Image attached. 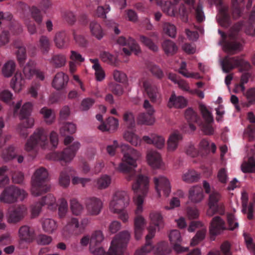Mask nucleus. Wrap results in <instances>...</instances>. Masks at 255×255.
Masks as SVG:
<instances>
[{
    "label": "nucleus",
    "mask_w": 255,
    "mask_h": 255,
    "mask_svg": "<svg viewBox=\"0 0 255 255\" xmlns=\"http://www.w3.org/2000/svg\"><path fill=\"white\" fill-rule=\"evenodd\" d=\"M121 152L124 154L122 161L120 163L118 170L124 173L128 174L127 177L128 180H130L135 175L134 169L137 166L136 161L139 158L140 154L135 149L130 147L126 144L120 145Z\"/></svg>",
    "instance_id": "obj_1"
},
{
    "label": "nucleus",
    "mask_w": 255,
    "mask_h": 255,
    "mask_svg": "<svg viewBox=\"0 0 255 255\" xmlns=\"http://www.w3.org/2000/svg\"><path fill=\"white\" fill-rule=\"evenodd\" d=\"M47 170L44 167L35 171L31 181V192L33 196L38 197L50 191L51 185L47 183L49 180Z\"/></svg>",
    "instance_id": "obj_2"
},
{
    "label": "nucleus",
    "mask_w": 255,
    "mask_h": 255,
    "mask_svg": "<svg viewBox=\"0 0 255 255\" xmlns=\"http://www.w3.org/2000/svg\"><path fill=\"white\" fill-rule=\"evenodd\" d=\"M78 142H74L70 146L64 149L60 152H54L46 155L48 160L55 161H63L65 163L70 162L75 156L76 152L80 147Z\"/></svg>",
    "instance_id": "obj_3"
},
{
    "label": "nucleus",
    "mask_w": 255,
    "mask_h": 255,
    "mask_svg": "<svg viewBox=\"0 0 255 255\" xmlns=\"http://www.w3.org/2000/svg\"><path fill=\"white\" fill-rule=\"evenodd\" d=\"M47 136L48 134L43 128H37L25 143V150L27 151H30L37 144L39 145L41 148H45L48 144Z\"/></svg>",
    "instance_id": "obj_4"
},
{
    "label": "nucleus",
    "mask_w": 255,
    "mask_h": 255,
    "mask_svg": "<svg viewBox=\"0 0 255 255\" xmlns=\"http://www.w3.org/2000/svg\"><path fill=\"white\" fill-rule=\"evenodd\" d=\"M27 193L15 186L11 185L6 187L0 196V201L4 203L12 204L17 201L18 197L22 195L21 200L27 196Z\"/></svg>",
    "instance_id": "obj_5"
},
{
    "label": "nucleus",
    "mask_w": 255,
    "mask_h": 255,
    "mask_svg": "<svg viewBox=\"0 0 255 255\" xmlns=\"http://www.w3.org/2000/svg\"><path fill=\"white\" fill-rule=\"evenodd\" d=\"M149 180L147 176L138 174L135 181L132 183L131 189L133 192V197H145L149 190Z\"/></svg>",
    "instance_id": "obj_6"
},
{
    "label": "nucleus",
    "mask_w": 255,
    "mask_h": 255,
    "mask_svg": "<svg viewBox=\"0 0 255 255\" xmlns=\"http://www.w3.org/2000/svg\"><path fill=\"white\" fill-rule=\"evenodd\" d=\"M129 198L125 191L117 192L110 204L111 211H117L124 209L129 204Z\"/></svg>",
    "instance_id": "obj_7"
},
{
    "label": "nucleus",
    "mask_w": 255,
    "mask_h": 255,
    "mask_svg": "<svg viewBox=\"0 0 255 255\" xmlns=\"http://www.w3.org/2000/svg\"><path fill=\"white\" fill-rule=\"evenodd\" d=\"M27 209L24 205H19L8 212L7 218L9 223L16 224L19 222L26 215Z\"/></svg>",
    "instance_id": "obj_8"
},
{
    "label": "nucleus",
    "mask_w": 255,
    "mask_h": 255,
    "mask_svg": "<svg viewBox=\"0 0 255 255\" xmlns=\"http://www.w3.org/2000/svg\"><path fill=\"white\" fill-rule=\"evenodd\" d=\"M238 39L228 36L227 40L223 44V50L229 55H234L242 51L243 45L238 41Z\"/></svg>",
    "instance_id": "obj_9"
},
{
    "label": "nucleus",
    "mask_w": 255,
    "mask_h": 255,
    "mask_svg": "<svg viewBox=\"0 0 255 255\" xmlns=\"http://www.w3.org/2000/svg\"><path fill=\"white\" fill-rule=\"evenodd\" d=\"M55 201V198L50 194L43 197L41 199V201L37 202L31 206V215L32 217H36L39 215L43 206L46 204L52 205Z\"/></svg>",
    "instance_id": "obj_10"
},
{
    "label": "nucleus",
    "mask_w": 255,
    "mask_h": 255,
    "mask_svg": "<svg viewBox=\"0 0 255 255\" xmlns=\"http://www.w3.org/2000/svg\"><path fill=\"white\" fill-rule=\"evenodd\" d=\"M225 222L219 216H216L212 219L209 228V233L211 235V239L215 240V236L221 233V230H224L226 228L224 227Z\"/></svg>",
    "instance_id": "obj_11"
},
{
    "label": "nucleus",
    "mask_w": 255,
    "mask_h": 255,
    "mask_svg": "<svg viewBox=\"0 0 255 255\" xmlns=\"http://www.w3.org/2000/svg\"><path fill=\"white\" fill-rule=\"evenodd\" d=\"M85 204L88 212L92 215H98L103 206L102 201L95 197H90L86 199Z\"/></svg>",
    "instance_id": "obj_12"
},
{
    "label": "nucleus",
    "mask_w": 255,
    "mask_h": 255,
    "mask_svg": "<svg viewBox=\"0 0 255 255\" xmlns=\"http://www.w3.org/2000/svg\"><path fill=\"white\" fill-rule=\"evenodd\" d=\"M69 81V77L63 72H58L54 76L52 86L57 91H62L66 88Z\"/></svg>",
    "instance_id": "obj_13"
},
{
    "label": "nucleus",
    "mask_w": 255,
    "mask_h": 255,
    "mask_svg": "<svg viewBox=\"0 0 255 255\" xmlns=\"http://www.w3.org/2000/svg\"><path fill=\"white\" fill-rule=\"evenodd\" d=\"M217 21L222 27L227 28L231 24V19L229 13V7L224 5L219 7Z\"/></svg>",
    "instance_id": "obj_14"
},
{
    "label": "nucleus",
    "mask_w": 255,
    "mask_h": 255,
    "mask_svg": "<svg viewBox=\"0 0 255 255\" xmlns=\"http://www.w3.org/2000/svg\"><path fill=\"white\" fill-rule=\"evenodd\" d=\"M153 181L155 184V188L158 193L159 196H160L159 186L163 190L165 194L168 196L170 192V185L169 180L165 177L160 176L159 178L154 177Z\"/></svg>",
    "instance_id": "obj_15"
},
{
    "label": "nucleus",
    "mask_w": 255,
    "mask_h": 255,
    "mask_svg": "<svg viewBox=\"0 0 255 255\" xmlns=\"http://www.w3.org/2000/svg\"><path fill=\"white\" fill-rule=\"evenodd\" d=\"M147 160L148 164L154 169L159 168L163 164L161 156L156 151H149L147 154Z\"/></svg>",
    "instance_id": "obj_16"
},
{
    "label": "nucleus",
    "mask_w": 255,
    "mask_h": 255,
    "mask_svg": "<svg viewBox=\"0 0 255 255\" xmlns=\"http://www.w3.org/2000/svg\"><path fill=\"white\" fill-rule=\"evenodd\" d=\"M145 221L141 216H136L134 220V233L136 240H139L144 229Z\"/></svg>",
    "instance_id": "obj_17"
},
{
    "label": "nucleus",
    "mask_w": 255,
    "mask_h": 255,
    "mask_svg": "<svg viewBox=\"0 0 255 255\" xmlns=\"http://www.w3.org/2000/svg\"><path fill=\"white\" fill-rule=\"evenodd\" d=\"M19 237L21 240L31 243L34 238V231L26 225L21 226L18 231Z\"/></svg>",
    "instance_id": "obj_18"
},
{
    "label": "nucleus",
    "mask_w": 255,
    "mask_h": 255,
    "mask_svg": "<svg viewBox=\"0 0 255 255\" xmlns=\"http://www.w3.org/2000/svg\"><path fill=\"white\" fill-rule=\"evenodd\" d=\"M204 198L203 191L201 187H192L189 191V199L194 203L200 202Z\"/></svg>",
    "instance_id": "obj_19"
},
{
    "label": "nucleus",
    "mask_w": 255,
    "mask_h": 255,
    "mask_svg": "<svg viewBox=\"0 0 255 255\" xmlns=\"http://www.w3.org/2000/svg\"><path fill=\"white\" fill-rule=\"evenodd\" d=\"M104 239V235L101 230L94 231L90 237L89 247L90 252L95 251V247L100 246Z\"/></svg>",
    "instance_id": "obj_20"
},
{
    "label": "nucleus",
    "mask_w": 255,
    "mask_h": 255,
    "mask_svg": "<svg viewBox=\"0 0 255 255\" xmlns=\"http://www.w3.org/2000/svg\"><path fill=\"white\" fill-rule=\"evenodd\" d=\"M143 86L150 101L153 103H156L158 93L157 87L151 85L147 81L143 82Z\"/></svg>",
    "instance_id": "obj_21"
},
{
    "label": "nucleus",
    "mask_w": 255,
    "mask_h": 255,
    "mask_svg": "<svg viewBox=\"0 0 255 255\" xmlns=\"http://www.w3.org/2000/svg\"><path fill=\"white\" fill-rule=\"evenodd\" d=\"M34 119H28L27 121H23L18 124L17 130L21 137L26 138L29 133L27 129L31 128L34 125Z\"/></svg>",
    "instance_id": "obj_22"
},
{
    "label": "nucleus",
    "mask_w": 255,
    "mask_h": 255,
    "mask_svg": "<svg viewBox=\"0 0 255 255\" xmlns=\"http://www.w3.org/2000/svg\"><path fill=\"white\" fill-rule=\"evenodd\" d=\"M162 47L165 54L168 56L174 55L178 50L176 44L169 39L164 40L162 43Z\"/></svg>",
    "instance_id": "obj_23"
},
{
    "label": "nucleus",
    "mask_w": 255,
    "mask_h": 255,
    "mask_svg": "<svg viewBox=\"0 0 255 255\" xmlns=\"http://www.w3.org/2000/svg\"><path fill=\"white\" fill-rule=\"evenodd\" d=\"M155 122L154 116L145 113H140L137 118V124L139 125L152 126Z\"/></svg>",
    "instance_id": "obj_24"
},
{
    "label": "nucleus",
    "mask_w": 255,
    "mask_h": 255,
    "mask_svg": "<svg viewBox=\"0 0 255 255\" xmlns=\"http://www.w3.org/2000/svg\"><path fill=\"white\" fill-rule=\"evenodd\" d=\"M32 110V105L30 102L25 103L22 107L19 113V119L27 121L28 119H33L30 117Z\"/></svg>",
    "instance_id": "obj_25"
},
{
    "label": "nucleus",
    "mask_w": 255,
    "mask_h": 255,
    "mask_svg": "<svg viewBox=\"0 0 255 255\" xmlns=\"http://www.w3.org/2000/svg\"><path fill=\"white\" fill-rule=\"evenodd\" d=\"M182 139V136L179 133H172L167 141V148L169 151H173L177 147L178 142Z\"/></svg>",
    "instance_id": "obj_26"
},
{
    "label": "nucleus",
    "mask_w": 255,
    "mask_h": 255,
    "mask_svg": "<svg viewBox=\"0 0 255 255\" xmlns=\"http://www.w3.org/2000/svg\"><path fill=\"white\" fill-rule=\"evenodd\" d=\"M125 248L118 243L116 240H113L109 251L106 253V255H122Z\"/></svg>",
    "instance_id": "obj_27"
},
{
    "label": "nucleus",
    "mask_w": 255,
    "mask_h": 255,
    "mask_svg": "<svg viewBox=\"0 0 255 255\" xmlns=\"http://www.w3.org/2000/svg\"><path fill=\"white\" fill-rule=\"evenodd\" d=\"M124 138L135 146L140 143L139 137L132 130H126L123 134Z\"/></svg>",
    "instance_id": "obj_28"
},
{
    "label": "nucleus",
    "mask_w": 255,
    "mask_h": 255,
    "mask_svg": "<svg viewBox=\"0 0 255 255\" xmlns=\"http://www.w3.org/2000/svg\"><path fill=\"white\" fill-rule=\"evenodd\" d=\"M169 102L177 108H183L187 105V100L186 99L182 96L176 97L174 94H172Z\"/></svg>",
    "instance_id": "obj_29"
},
{
    "label": "nucleus",
    "mask_w": 255,
    "mask_h": 255,
    "mask_svg": "<svg viewBox=\"0 0 255 255\" xmlns=\"http://www.w3.org/2000/svg\"><path fill=\"white\" fill-rule=\"evenodd\" d=\"M130 238V234L127 231H124L120 232L116 235L113 240H116V242L126 247Z\"/></svg>",
    "instance_id": "obj_30"
},
{
    "label": "nucleus",
    "mask_w": 255,
    "mask_h": 255,
    "mask_svg": "<svg viewBox=\"0 0 255 255\" xmlns=\"http://www.w3.org/2000/svg\"><path fill=\"white\" fill-rule=\"evenodd\" d=\"M241 169L244 173H255V160L254 158L250 157L248 161L244 162L241 165Z\"/></svg>",
    "instance_id": "obj_31"
},
{
    "label": "nucleus",
    "mask_w": 255,
    "mask_h": 255,
    "mask_svg": "<svg viewBox=\"0 0 255 255\" xmlns=\"http://www.w3.org/2000/svg\"><path fill=\"white\" fill-rule=\"evenodd\" d=\"M50 63L55 68L64 66L66 63V57L62 54H56L52 56Z\"/></svg>",
    "instance_id": "obj_32"
},
{
    "label": "nucleus",
    "mask_w": 255,
    "mask_h": 255,
    "mask_svg": "<svg viewBox=\"0 0 255 255\" xmlns=\"http://www.w3.org/2000/svg\"><path fill=\"white\" fill-rule=\"evenodd\" d=\"M67 38L66 34L63 32H58L55 34L54 42L58 49H62L66 44Z\"/></svg>",
    "instance_id": "obj_33"
},
{
    "label": "nucleus",
    "mask_w": 255,
    "mask_h": 255,
    "mask_svg": "<svg viewBox=\"0 0 255 255\" xmlns=\"http://www.w3.org/2000/svg\"><path fill=\"white\" fill-rule=\"evenodd\" d=\"M171 251V249H168L167 243L161 242L156 245L154 254L155 255H166Z\"/></svg>",
    "instance_id": "obj_34"
},
{
    "label": "nucleus",
    "mask_w": 255,
    "mask_h": 255,
    "mask_svg": "<svg viewBox=\"0 0 255 255\" xmlns=\"http://www.w3.org/2000/svg\"><path fill=\"white\" fill-rule=\"evenodd\" d=\"M76 130L75 125L67 123L64 124L59 130V133L61 136H66L74 133Z\"/></svg>",
    "instance_id": "obj_35"
},
{
    "label": "nucleus",
    "mask_w": 255,
    "mask_h": 255,
    "mask_svg": "<svg viewBox=\"0 0 255 255\" xmlns=\"http://www.w3.org/2000/svg\"><path fill=\"white\" fill-rule=\"evenodd\" d=\"M245 32L250 35L255 36V12L252 11L250 16L248 24L245 29Z\"/></svg>",
    "instance_id": "obj_36"
},
{
    "label": "nucleus",
    "mask_w": 255,
    "mask_h": 255,
    "mask_svg": "<svg viewBox=\"0 0 255 255\" xmlns=\"http://www.w3.org/2000/svg\"><path fill=\"white\" fill-rule=\"evenodd\" d=\"M15 64L13 61L10 60L5 63L2 68L3 75L6 77L11 76L15 71Z\"/></svg>",
    "instance_id": "obj_37"
},
{
    "label": "nucleus",
    "mask_w": 255,
    "mask_h": 255,
    "mask_svg": "<svg viewBox=\"0 0 255 255\" xmlns=\"http://www.w3.org/2000/svg\"><path fill=\"white\" fill-rule=\"evenodd\" d=\"M16 156L15 148L13 146H9L7 148L3 151L1 157L5 162L9 161Z\"/></svg>",
    "instance_id": "obj_38"
},
{
    "label": "nucleus",
    "mask_w": 255,
    "mask_h": 255,
    "mask_svg": "<svg viewBox=\"0 0 255 255\" xmlns=\"http://www.w3.org/2000/svg\"><path fill=\"white\" fill-rule=\"evenodd\" d=\"M206 232L207 230L205 228H203L198 231L195 236L192 239L190 246L192 247L195 246L204 240L206 236Z\"/></svg>",
    "instance_id": "obj_39"
},
{
    "label": "nucleus",
    "mask_w": 255,
    "mask_h": 255,
    "mask_svg": "<svg viewBox=\"0 0 255 255\" xmlns=\"http://www.w3.org/2000/svg\"><path fill=\"white\" fill-rule=\"evenodd\" d=\"M200 178V174L195 170H189L183 176V180L187 182H193L198 181Z\"/></svg>",
    "instance_id": "obj_40"
},
{
    "label": "nucleus",
    "mask_w": 255,
    "mask_h": 255,
    "mask_svg": "<svg viewBox=\"0 0 255 255\" xmlns=\"http://www.w3.org/2000/svg\"><path fill=\"white\" fill-rule=\"evenodd\" d=\"M90 29L92 34L96 38L100 39L103 37V32L100 25L95 21L90 24Z\"/></svg>",
    "instance_id": "obj_41"
},
{
    "label": "nucleus",
    "mask_w": 255,
    "mask_h": 255,
    "mask_svg": "<svg viewBox=\"0 0 255 255\" xmlns=\"http://www.w3.org/2000/svg\"><path fill=\"white\" fill-rule=\"evenodd\" d=\"M23 79L21 77V73H16L11 79L10 82V87L15 91H19L22 85Z\"/></svg>",
    "instance_id": "obj_42"
},
{
    "label": "nucleus",
    "mask_w": 255,
    "mask_h": 255,
    "mask_svg": "<svg viewBox=\"0 0 255 255\" xmlns=\"http://www.w3.org/2000/svg\"><path fill=\"white\" fill-rule=\"evenodd\" d=\"M245 96L248 100V102L242 103V105L243 107H249L251 105L255 104V88L248 89L245 94Z\"/></svg>",
    "instance_id": "obj_43"
},
{
    "label": "nucleus",
    "mask_w": 255,
    "mask_h": 255,
    "mask_svg": "<svg viewBox=\"0 0 255 255\" xmlns=\"http://www.w3.org/2000/svg\"><path fill=\"white\" fill-rule=\"evenodd\" d=\"M39 48L43 54L47 53L50 48V42L49 38L42 35L39 39Z\"/></svg>",
    "instance_id": "obj_44"
},
{
    "label": "nucleus",
    "mask_w": 255,
    "mask_h": 255,
    "mask_svg": "<svg viewBox=\"0 0 255 255\" xmlns=\"http://www.w3.org/2000/svg\"><path fill=\"white\" fill-rule=\"evenodd\" d=\"M221 65L223 71L225 73H229L234 68L235 66L233 64L231 58L228 55L226 56L221 61Z\"/></svg>",
    "instance_id": "obj_45"
},
{
    "label": "nucleus",
    "mask_w": 255,
    "mask_h": 255,
    "mask_svg": "<svg viewBox=\"0 0 255 255\" xmlns=\"http://www.w3.org/2000/svg\"><path fill=\"white\" fill-rule=\"evenodd\" d=\"M185 117L188 123H196L199 117L192 108H188L185 111Z\"/></svg>",
    "instance_id": "obj_46"
},
{
    "label": "nucleus",
    "mask_w": 255,
    "mask_h": 255,
    "mask_svg": "<svg viewBox=\"0 0 255 255\" xmlns=\"http://www.w3.org/2000/svg\"><path fill=\"white\" fill-rule=\"evenodd\" d=\"M164 32L171 38H175L176 34V28L173 24L164 22L163 25Z\"/></svg>",
    "instance_id": "obj_47"
},
{
    "label": "nucleus",
    "mask_w": 255,
    "mask_h": 255,
    "mask_svg": "<svg viewBox=\"0 0 255 255\" xmlns=\"http://www.w3.org/2000/svg\"><path fill=\"white\" fill-rule=\"evenodd\" d=\"M70 181V176L66 170H63L60 173L58 182L59 185L63 188H67Z\"/></svg>",
    "instance_id": "obj_48"
},
{
    "label": "nucleus",
    "mask_w": 255,
    "mask_h": 255,
    "mask_svg": "<svg viewBox=\"0 0 255 255\" xmlns=\"http://www.w3.org/2000/svg\"><path fill=\"white\" fill-rule=\"evenodd\" d=\"M162 10L164 12L169 16H174L175 15V5L171 1H165L162 6Z\"/></svg>",
    "instance_id": "obj_49"
},
{
    "label": "nucleus",
    "mask_w": 255,
    "mask_h": 255,
    "mask_svg": "<svg viewBox=\"0 0 255 255\" xmlns=\"http://www.w3.org/2000/svg\"><path fill=\"white\" fill-rule=\"evenodd\" d=\"M200 109L206 123H212L213 122V118L211 113L208 110L206 107L204 105L201 104L200 105Z\"/></svg>",
    "instance_id": "obj_50"
},
{
    "label": "nucleus",
    "mask_w": 255,
    "mask_h": 255,
    "mask_svg": "<svg viewBox=\"0 0 255 255\" xmlns=\"http://www.w3.org/2000/svg\"><path fill=\"white\" fill-rule=\"evenodd\" d=\"M100 58L104 62L114 64L117 61V57L108 52H102L100 55Z\"/></svg>",
    "instance_id": "obj_51"
},
{
    "label": "nucleus",
    "mask_w": 255,
    "mask_h": 255,
    "mask_svg": "<svg viewBox=\"0 0 255 255\" xmlns=\"http://www.w3.org/2000/svg\"><path fill=\"white\" fill-rule=\"evenodd\" d=\"M139 39L140 41L150 50L154 52L158 51V47L152 42L151 39L143 35H140Z\"/></svg>",
    "instance_id": "obj_52"
},
{
    "label": "nucleus",
    "mask_w": 255,
    "mask_h": 255,
    "mask_svg": "<svg viewBox=\"0 0 255 255\" xmlns=\"http://www.w3.org/2000/svg\"><path fill=\"white\" fill-rule=\"evenodd\" d=\"M43 227L45 231L52 233L57 228L56 222L51 219H46L43 223Z\"/></svg>",
    "instance_id": "obj_53"
},
{
    "label": "nucleus",
    "mask_w": 255,
    "mask_h": 255,
    "mask_svg": "<svg viewBox=\"0 0 255 255\" xmlns=\"http://www.w3.org/2000/svg\"><path fill=\"white\" fill-rule=\"evenodd\" d=\"M168 237L171 244L176 243H181L182 241L180 233L179 231L177 230H173L171 231Z\"/></svg>",
    "instance_id": "obj_54"
},
{
    "label": "nucleus",
    "mask_w": 255,
    "mask_h": 255,
    "mask_svg": "<svg viewBox=\"0 0 255 255\" xmlns=\"http://www.w3.org/2000/svg\"><path fill=\"white\" fill-rule=\"evenodd\" d=\"M153 247L152 245V242L150 240H146V243L143 246L140 251H136L134 255H142L143 254L149 253L152 249Z\"/></svg>",
    "instance_id": "obj_55"
},
{
    "label": "nucleus",
    "mask_w": 255,
    "mask_h": 255,
    "mask_svg": "<svg viewBox=\"0 0 255 255\" xmlns=\"http://www.w3.org/2000/svg\"><path fill=\"white\" fill-rule=\"evenodd\" d=\"M220 194L217 192H213L209 196L208 206L210 209L214 208L220 199Z\"/></svg>",
    "instance_id": "obj_56"
},
{
    "label": "nucleus",
    "mask_w": 255,
    "mask_h": 255,
    "mask_svg": "<svg viewBox=\"0 0 255 255\" xmlns=\"http://www.w3.org/2000/svg\"><path fill=\"white\" fill-rule=\"evenodd\" d=\"M144 198L145 197H139L138 198L137 197H133V201L137 206L136 209L135 211V213L137 216H140V213L142 211V204Z\"/></svg>",
    "instance_id": "obj_57"
},
{
    "label": "nucleus",
    "mask_w": 255,
    "mask_h": 255,
    "mask_svg": "<svg viewBox=\"0 0 255 255\" xmlns=\"http://www.w3.org/2000/svg\"><path fill=\"white\" fill-rule=\"evenodd\" d=\"M31 16L34 20L40 24L42 21V16L40 14V10L35 6H33L31 9Z\"/></svg>",
    "instance_id": "obj_58"
},
{
    "label": "nucleus",
    "mask_w": 255,
    "mask_h": 255,
    "mask_svg": "<svg viewBox=\"0 0 255 255\" xmlns=\"http://www.w3.org/2000/svg\"><path fill=\"white\" fill-rule=\"evenodd\" d=\"M95 103V100L92 98H86L81 103V109L82 111L88 110Z\"/></svg>",
    "instance_id": "obj_59"
},
{
    "label": "nucleus",
    "mask_w": 255,
    "mask_h": 255,
    "mask_svg": "<svg viewBox=\"0 0 255 255\" xmlns=\"http://www.w3.org/2000/svg\"><path fill=\"white\" fill-rule=\"evenodd\" d=\"M111 183V179L109 177H104L99 178L97 181L98 188L102 189L107 188Z\"/></svg>",
    "instance_id": "obj_60"
},
{
    "label": "nucleus",
    "mask_w": 255,
    "mask_h": 255,
    "mask_svg": "<svg viewBox=\"0 0 255 255\" xmlns=\"http://www.w3.org/2000/svg\"><path fill=\"white\" fill-rule=\"evenodd\" d=\"M70 208L73 213L78 215L82 210V206L76 200L71 201Z\"/></svg>",
    "instance_id": "obj_61"
},
{
    "label": "nucleus",
    "mask_w": 255,
    "mask_h": 255,
    "mask_svg": "<svg viewBox=\"0 0 255 255\" xmlns=\"http://www.w3.org/2000/svg\"><path fill=\"white\" fill-rule=\"evenodd\" d=\"M244 236L247 248L251 250L255 255V244L253 242V238L246 233H244Z\"/></svg>",
    "instance_id": "obj_62"
},
{
    "label": "nucleus",
    "mask_w": 255,
    "mask_h": 255,
    "mask_svg": "<svg viewBox=\"0 0 255 255\" xmlns=\"http://www.w3.org/2000/svg\"><path fill=\"white\" fill-rule=\"evenodd\" d=\"M164 139L162 136L154 135L152 144H154L157 148L161 149L164 146Z\"/></svg>",
    "instance_id": "obj_63"
},
{
    "label": "nucleus",
    "mask_w": 255,
    "mask_h": 255,
    "mask_svg": "<svg viewBox=\"0 0 255 255\" xmlns=\"http://www.w3.org/2000/svg\"><path fill=\"white\" fill-rule=\"evenodd\" d=\"M187 214L190 220L197 219L199 215V211L197 208L190 207L187 208Z\"/></svg>",
    "instance_id": "obj_64"
}]
</instances>
